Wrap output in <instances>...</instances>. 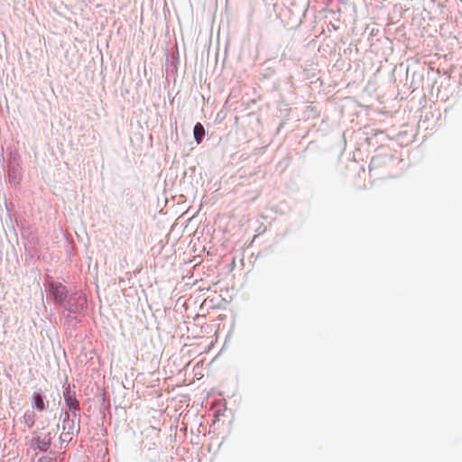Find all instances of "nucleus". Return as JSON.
I'll list each match as a JSON object with an SVG mask.
<instances>
[{"instance_id": "nucleus-1", "label": "nucleus", "mask_w": 462, "mask_h": 462, "mask_svg": "<svg viewBox=\"0 0 462 462\" xmlns=\"http://www.w3.org/2000/svg\"><path fill=\"white\" fill-rule=\"evenodd\" d=\"M22 157L15 151L7 153L6 161L4 159L3 170L6 171L5 181H8L14 188L20 186L23 180Z\"/></svg>"}, {"instance_id": "nucleus-2", "label": "nucleus", "mask_w": 462, "mask_h": 462, "mask_svg": "<svg viewBox=\"0 0 462 462\" xmlns=\"http://www.w3.org/2000/svg\"><path fill=\"white\" fill-rule=\"evenodd\" d=\"M43 286L45 288L47 299L52 300L53 303L60 308L63 303H65V300L70 293L65 285L54 281L50 275L45 277Z\"/></svg>"}, {"instance_id": "nucleus-3", "label": "nucleus", "mask_w": 462, "mask_h": 462, "mask_svg": "<svg viewBox=\"0 0 462 462\" xmlns=\"http://www.w3.org/2000/svg\"><path fill=\"white\" fill-rule=\"evenodd\" d=\"M60 308L64 311L82 315L88 308V299L86 295L81 292L69 293L65 303H63Z\"/></svg>"}, {"instance_id": "nucleus-4", "label": "nucleus", "mask_w": 462, "mask_h": 462, "mask_svg": "<svg viewBox=\"0 0 462 462\" xmlns=\"http://www.w3.org/2000/svg\"><path fill=\"white\" fill-rule=\"evenodd\" d=\"M180 62V57L178 50H176L175 53L171 55L169 52L166 53V80L164 83V88H167L170 84V77H174V81L176 80L175 77L178 73V65Z\"/></svg>"}, {"instance_id": "nucleus-5", "label": "nucleus", "mask_w": 462, "mask_h": 462, "mask_svg": "<svg viewBox=\"0 0 462 462\" xmlns=\"http://www.w3.org/2000/svg\"><path fill=\"white\" fill-rule=\"evenodd\" d=\"M51 444L52 437L51 432L45 434L43 438L40 436L33 437L29 443L30 448L38 452H47Z\"/></svg>"}, {"instance_id": "nucleus-6", "label": "nucleus", "mask_w": 462, "mask_h": 462, "mask_svg": "<svg viewBox=\"0 0 462 462\" xmlns=\"http://www.w3.org/2000/svg\"><path fill=\"white\" fill-rule=\"evenodd\" d=\"M30 400L32 408L37 411H43L48 408L49 402L46 400V395L41 388H37L33 392Z\"/></svg>"}, {"instance_id": "nucleus-7", "label": "nucleus", "mask_w": 462, "mask_h": 462, "mask_svg": "<svg viewBox=\"0 0 462 462\" xmlns=\"http://www.w3.org/2000/svg\"><path fill=\"white\" fill-rule=\"evenodd\" d=\"M78 426L76 428V421L74 419L69 418L67 413L62 420V430L64 436L79 435L80 432V418L78 419Z\"/></svg>"}, {"instance_id": "nucleus-8", "label": "nucleus", "mask_w": 462, "mask_h": 462, "mask_svg": "<svg viewBox=\"0 0 462 462\" xmlns=\"http://www.w3.org/2000/svg\"><path fill=\"white\" fill-rule=\"evenodd\" d=\"M63 397L69 411L76 410V408L80 407L76 397V393L72 391L69 386L65 387Z\"/></svg>"}, {"instance_id": "nucleus-9", "label": "nucleus", "mask_w": 462, "mask_h": 462, "mask_svg": "<svg viewBox=\"0 0 462 462\" xmlns=\"http://www.w3.org/2000/svg\"><path fill=\"white\" fill-rule=\"evenodd\" d=\"M193 137L197 144H200L205 137V127L199 122L193 126Z\"/></svg>"}, {"instance_id": "nucleus-10", "label": "nucleus", "mask_w": 462, "mask_h": 462, "mask_svg": "<svg viewBox=\"0 0 462 462\" xmlns=\"http://www.w3.org/2000/svg\"><path fill=\"white\" fill-rule=\"evenodd\" d=\"M123 194H124V197H125V204L130 208H135L137 200L135 199V196H134L133 190L131 189H129V188L125 189L124 191H123Z\"/></svg>"}, {"instance_id": "nucleus-11", "label": "nucleus", "mask_w": 462, "mask_h": 462, "mask_svg": "<svg viewBox=\"0 0 462 462\" xmlns=\"http://www.w3.org/2000/svg\"><path fill=\"white\" fill-rule=\"evenodd\" d=\"M23 423L28 426V428H32L35 423V413L33 411H26L23 415Z\"/></svg>"}, {"instance_id": "nucleus-12", "label": "nucleus", "mask_w": 462, "mask_h": 462, "mask_svg": "<svg viewBox=\"0 0 462 462\" xmlns=\"http://www.w3.org/2000/svg\"><path fill=\"white\" fill-rule=\"evenodd\" d=\"M79 316V315H76V314L68 312V314L64 316V319H65V321L68 322L69 324H71L73 322L80 323L81 319Z\"/></svg>"}, {"instance_id": "nucleus-13", "label": "nucleus", "mask_w": 462, "mask_h": 462, "mask_svg": "<svg viewBox=\"0 0 462 462\" xmlns=\"http://www.w3.org/2000/svg\"><path fill=\"white\" fill-rule=\"evenodd\" d=\"M274 73H275V70L273 69L266 68L264 69V72H263V75L264 78H271V77H273L274 75Z\"/></svg>"}, {"instance_id": "nucleus-14", "label": "nucleus", "mask_w": 462, "mask_h": 462, "mask_svg": "<svg viewBox=\"0 0 462 462\" xmlns=\"http://www.w3.org/2000/svg\"><path fill=\"white\" fill-rule=\"evenodd\" d=\"M79 411H80V407L76 408V410L69 411V412L72 415V419H74L75 420H76V419L78 420L79 418Z\"/></svg>"}, {"instance_id": "nucleus-15", "label": "nucleus", "mask_w": 462, "mask_h": 462, "mask_svg": "<svg viewBox=\"0 0 462 462\" xmlns=\"http://www.w3.org/2000/svg\"><path fill=\"white\" fill-rule=\"evenodd\" d=\"M68 436H64V434L62 433L60 437V441L61 443H67L69 444L71 440H72V437L70 436L69 438H67Z\"/></svg>"}, {"instance_id": "nucleus-16", "label": "nucleus", "mask_w": 462, "mask_h": 462, "mask_svg": "<svg viewBox=\"0 0 462 462\" xmlns=\"http://www.w3.org/2000/svg\"><path fill=\"white\" fill-rule=\"evenodd\" d=\"M50 457L49 456H42L40 459H39V462H56V458H50V461H44L46 460L47 458H49Z\"/></svg>"}, {"instance_id": "nucleus-17", "label": "nucleus", "mask_w": 462, "mask_h": 462, "mask_svg": "<svg viewBox=\"0 0 462 462\" xmlns=\"http://www.w3.org/2000/svg\"><path fill=\"white\" fill-rule=\"evenodd\" d=\"M168 98H169L170 103L172 104L174 101V97L171 95V92H168Z\"/></svg>"}, {"instance_id": "nucleus-18", "label": "nucleus", "mask_w": 462, "mask_h": 462, "mask_svg": "<svg viewBox=\"0 0 462 462\" xmlns=\"http://www.w3.org/2000/svg\"><path fill=\"white\" fill-rule=\"evenodd\" d=\"M328 26H330L334 31H337L338 29L337 26H336L333 23H329Z\"/></svg>"}, {"instance_id": "nucleus-19", "label": "nucleus", "mask_w": 462, "mask_h": 462, "mask_svg": "<svg viewBox=\"0 0 462 462\" xmlns=\"http://www.w3.org/2000/svg\"><path fill=\"white\" fill-rule=\"evenodd\" d=\"M69 325L71 326L72 329H74V330L77 329V323H75V324L71 323V324H69Z\"/></svg>"}, {"instance_id": "nucleus-20", "label": "nucleus", "mask_w": 462, "mask_h": 462, "mask_svg": "<svg viewBox=\"0 0 462 462\" xmlns=\"http://www.w3.org/2000/svg\"><path fill=\"white\" fill-rule=\"evenodd\" d=\"M326 5L328 6L329 4L332 3L333 0H323Z\"/></svg>"}, {"instance_id": "nucleus-21", "label": "nucleus", "mask_w": 462, "mask_h": 462, "mask_svg": "<svg viewBox=\"0 0 462 462\" xmlns=\"http://www.w3.org/2000/svg\"><path fill=\"white\" fill-rule=\"evenodd\" d=\"M55 454H56V452H55V451H53V450H51V451H50V455H51V456H55Z\"/></svg>"}, {"instance_id": "nucleus-22", "label": "nucleus", "mask_w": 462, "mask_h": 462, "mask_svg": "<svg viewBox=\"0 0 462 462\" xmlns=\"http://www.w3.org/2000/svg\"><path fill=\"white\" fill-rule=\"evenodd\" d=\"M382 133H383L382 131H376V132L374 133V135H377L378 134H382Z\"/></svg>"}]
</instances>
